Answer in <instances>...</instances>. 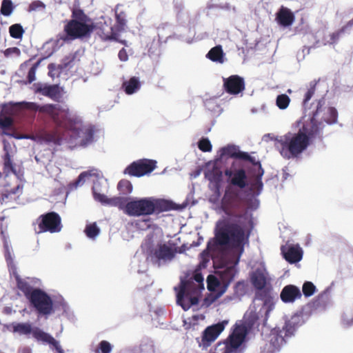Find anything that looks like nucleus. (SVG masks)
Segmentation results:
<instances>
[{
	"label": "nucleus",
	"instance_id": "obj_36",
	"mask_svg": "<svg viewBox=\"0 0 353 353\" xmlns=\"http://www.w3.org/2000/svg\"><path fill=\"white\" fill-rule=\"evenodd\" d=\"M14 9V6L11 0H3L0 12L2 15L8 17L10 16Z\"/></svg>",
	"mask_w": 353,
	"mask_h": 353
},
{
	"label": "nucleus",
	"instance_id": "obj_42",
	"mask_svg": "<svg viewBox=\"0 0 353 353\" xmlns=\"http://www.w3.org/2000/svg\"><path fill=\"white\" fill-rule=\"evenodd\" d=\"M302 291L305 296H311L316 291V286L310 281H305L303 285Z\"/></svg>",
	"mask_w": 353,
	"mask_h": 353
},
{
	"label": "nucleus",
	"instance_id": "obj_64",
	"mask_svg": "<svg viewBox=\"0 0 353 353\" xmlns=\"http://www.w3.org/2000/svg\"><path fill=\"white\" fill-rule=\"evenodd\" d=\"M54 65L53 64H49V65H48V69H49V70H50V72H49V74H50V76H52V75L51 74V71H52V70L54 68Z\"/></svg>",
	"mask_w": 353,
	"mask_h": 353
},
{
	"label": "nucleus",
	"instance_id": "obj_12",
	"mask_svg": "<svg viewBox=\"0 0 353 353\" xmlns=\"http://www.w3.org/2000/svg\"><path fill=\"white\" fill-rule=\"evenodd\" d=\"M176 254V249L167 243H159L150 252L152 263L161 266L162 263L172 261Z\"/></svg>",
	"mask_w": 353,
	"mask_h": 353
},
{
	"label": "nucleus",
	"instance_id": "obj_9",
	"mask_svg": "<svg viewBox=\"0 0 353 353\" xmlns=\"http://www.w3.org/2000/svg\"><path fill=\"white\" fill-rule=\"evenodd\" d=\"M28 301L35 310L38 316L47 319L54 312V303L52 298L45 291L40 288H35Z\"/></svg>",
	"mask_w": 353,
	"mask_h": 353
},
{
	"label": "nucleus",
	"instance_id": "obj_50",
	"mask_svg": "<svg viewBox=\"0 0 353 353\" xmlns=\"http://www.w3.org/2000/svg\"><path fill=\"white\" fill-rule=\"evenodd\" d=\"M232 334L244 340L247 334V330L245 327L242 325H236Z\"/></svg>",
	"mask_w": 353,
	"mask_h": 353
},
{
	"label": "nucleus",
	"instance_id": "obj_55",
	"mask_svg": "<svg viewBox=\"0 0 353 353\" xmlns=\"http://www.w3.org/2000/svg\"><path fill=\"white\" fill-rule=\"evenodd\" d=\"M93 195L96 201L101 203L102 204H107L108 197L106 195L101 193H97L94 190H93Z\"/></svg>",
	"mask_w": 353,
	"mask_h": 353
},
{
	"label": "nucleus",
	"instance_id": "obj_33",
	"mask_svg": "<svg viewBox=\"0 0 353 353\" xmlns=\"http://www.w3.org/2000/svg\"><path fill=\"white\" fill-rule=\"evenodd\" d=\"M3 171L6 174L9 173H13L17 174L15 169V165L13 163L11 156L8 152H7L3 156Z\"/></svg>",
	"mask_w": 353,
	"mask_h": 353
},
{
	"label": "nucleus",
	"instance_id": "obj_44",
	"mask_svg": "<svg viewBox=\"0 0 353 353\" xmlns=\"http://www.w3.org/2000/svg\"><path fill=\"white\" fill-rule=\"evenodd\" d=\"M295 326L291 323H286L281 330H279L285 338L290 337L295 332Z\"/></svg>",
	"mask_w": 353,
	"mask_h": 353
},
{
	"label": "nucleus",
	"instance_id": "obj_17",
	"mask_svg": "<svg viewBox=\"0 0 353 353\" xmlns=\"http://www.w3.org/2000/svg\"><path fill=\"white\" fill-rule=\"evenodd\" d=\"M223 88L228 94L236 95L245 90L244 79L238 75H231L223 79Z\"/></svg>",
	"mask_w": 353,
	"mask_h": 353
},
{
	"label": "nucleus",
	"instance_id": "obj_35",
	"mask_svg": "<svg viewBox=\"0 0 353 353\" xmlns=\"http://www.w3.org/2000/svg\"><path fill=\"white\" fill-rule=\"evenodd\" d=\"M41 92L44 96L48 97L52 99H56L59 97V89L57 85H48L43 88Z\"/></svg>",
	"mask_w": 353,
	"mask_h": 353
},
{
	"label": "nucleus",
	"instance_id": "obj_3",
	"mask_svg": "<svg viewBox=\"0 0 353 353\" xmlns=\"http://www.w3.org/2000/svg\"><path fill=\"white\" fill-rule=\"evenodd\" d=\"M176 209L171 201L154 197H145L129 201L125 205V214L130 216L151 215Z\"/></svg>",
	"mask_w": 353,
	"mask_h": 353
},
{
	"label": "nucleus",
	"instance_id": "obj_1",
	"mask_svg": "<svg viewBox=\"0 0 353 353\" xmlns=\"http://www.w3.org/2000/svg\"><path fill=\"white\" fill-rule=\"evenodd\" d=\"M28 108L31 110L47 114L50 117L56 125V130L50 132L46 130H39V143L60 144L61 137L58 132V130L70 129L73 124V119L70 116L69 110L57 105L46 104L39 105L35 103H28Z\"/></svg>",
	"mask_w": 353,
	"mask_h": 353
},
{
	"label": "nucleus",
	"instance_id": "obj_6",
	"mask_svg": "<svg viewBox=\"0 0 353 353\" xmlns=\"http://www.w3.org/2000/svg\"><path fill=\"white\" fill-rule=\"evenodd\" d=\"M314 110L312 112L309 122L305 123L310 127H315L318 130V136L323 129L325 125L333 124L337 121L338 112L333 107H325V100L323 97L312 103Z\"/></svg>",
	"mask_w": 353,
	"mask_h": 353
},
{
	"label": "nucleus",
	"instance_id": "obj_24",
	"mask_svg": "<svg viewBox=\"0 0 353 353\" xmlns=\"http://www.w3.org/2000/svg\"><path fill=\"white\" fill-rule=\"evenodd\" d=\"M32 336L38 341L52 345L57 344V340L48 333L45 332L39 327H34L32 332Z\"/></svg>",
	"mask_w": 353,
	"mask_h": 353
},
{
	"label": "nucleus",
	"instance_id": "obj_14",
	"mask_svg": "<svg viewBox=\"0 0 353 353\" xmlns=\"http://www.w3.org/2000/svg\"><path fill=\"white\" fill-rule=\"evenodd\" d=\"M226 324L227 321H222L207 327L203 332L199 346L204 349L210 346L223 331Z\"/></svg>",
	"mask_w": 353,
	"mask_h": 353
},
{
	"label": "nucleus",
	"instance_id": "obj_60",
	"mask_svg": "<svg viewBox=\"0 0 353 353\" xmlns=\"http://www.w3.org/2000/svg\"><path fill=\"white\" fill-rule=\"evenodd\" d=\"M52 346L56 350V353H64L63 350H62L61 347L59 345V342L57 341L56 345H52Z\"/></svg>",
	"mask_w": 353,
	"mask_h": 353
},
{
	"label": "nucleus",
	"instance_id": "obj_39",
	"mask_svg": "<svg viewBox=\"0 0 353 353\" xmlns=\"http://www.w3.org/2000/svg\"><path fill=\"white\" fill-rule=\"evenodd\" d=\"M208 289L209 291L214 292L218 290L219 287L222 284L219 277L214 275H209L207 279Z\"/></svg>",
	"mask_w": 353,
	"mask_h": 353
},
{
	"label": "nucleus",
	"instance_id": "obj_28",
	"mask_svg": "<svg viewBox=\"0 0 353 353\" xmlns=\"http://www.w3.org/2000/svg\"><path fill=\"white\" fill-rule=\"evenodd\" d=\"M129 198L124 196H114L108 198L106 205L117 207L119 209L122 210L125 214V205L128 202Z\"/></svg>",
	"mask_w": 353,
	"mask_h": 353
},
{
	"label": "nucleus",
	"instance_id": "obj_30",
	"mask_svg": "<svg viewBox=\"0 0 353 353\" xmlns=\"http://www.w3.org/2000/svg\"><path fill=\"white\" fill-rule=\"evenodd\" d=\"M12 332L19 334H29L32 332V328L28 323H14L12 324Z\"/></svg>",
	"mask_w": 353,
	"mask_h": 353
},
{
	"label": "nucleus",
	"instance_id": "obj_23",
	"mask_svg": "<svg viewBox=\"0 0 353 353\" xmlns=\"http://www.w3.org/2000/svg\"><path fill=\"white\" fill-rule=\"evenodd\" d=\"M270 345L272 347V352L274 353L275 351H278L281 346L285 343L286 340L285 336L281 333L279 330L274 329L272 330L270 336Z\"/></svg>",
	"mask_w": 353,
	"mask_h": 353
},
{
	"label": "nucleus",
	"instance_id": "obj_53",
	"mask_svg": "<svg viewBox=\"0 0 353 353\" xmlns=\"http://www.w3.org/2000/svg\"><path fill=\"white\" fill-rule=\"evenodd\" d=\"M262 176H259V173H256L255 181L253 183L252 185V188L254 190H256L259 192V193L262 190L263 186V182L261 181Z\"/></svg>",
	"mask_w": 353,
	"mask_h": 353
},
{
	"label": "nucleus",
	"instance_id": "obj_59",
	"mask_svg": "<svg viewBox=\"0 0 353 353\" xmlns=\"http://www.w3.org/2000/svg\"><path fill=\"white\" fill-rule=\"evenodd\" d=\"M119 59L122 61H125L128 60V54L123 48L119 51Z\"/></svg>",
	"mask_w": 353,
	"mask_h": 353
},
{
	"label": "nucleus",
	"instance_id": "obj_11",
	"mask_svg": "<svg viewBox=\"0 0 353 353\" xmlns=\"http://www.w3.org/2000/svg\"><path fill=\"white\" fill-rule=\"evenodd\" d=\"M39 232L57 233L62 229L61 219L59 214L55 212H47L41 214L37 219Z\"/></svg>",
	"mask_w": 353,
	"mask_h": 353
},
{
	"label": "nucleus",
	"instance_id": "obj_34",
	"mask_svg": "<svg viewBox=\"0 0 353 353\" xmlns=\"http://www.w3.org/2000/svg\"><path fill=\"white\" fill-rule=\"evenodd\" d=\"M240 159L250 162L254 166L257 167L256 173H259V176L263 175L264 170L261 166V162L259 161H256L254 157H251L248 153L243 152V153H241L240 154Z\"/></svg>",
	"mask_w": 353,
	"mask_h": 353
},
{
	"label": "nucleus",
	"instance_id": "obj_32",
	"mask_svg": "<svg viewBox=\"0 0 353 353\" xmlns=\"http://www.w3.org/2000/svg\"><path fill=\"white\" fill-rule=\"evenodd\" d=\"M241 153L243 152L239 151L238 148L234 145H228L226 147L221 148V157L228 156L232 158L239 159Z\"/></svg>",
	"mask_w": 353,
	"mask_h": 353
},
{
	"label": "nucleus",
	"instance_id": "obj_26",
	"mask_svg": "<svg viewBox=\"0 0 353 353\" xmlns=\"http://www.w3.org/2000/svg\"><path fill=\"white\" fill-rule=\"evenodd\" d=\"M206 57L214 62L220 63H223L224 62V53L222 47L220 45L211 48Z\"/></svg>",
	"mask_w": 353,
	"mask_h": 353
},
{
	"label": "nucleus",
	"instance_id": "obj_47",
	"mask_svg": "<svg viewBox=\"0 0 353 353\" xmlns=\"http://www.w3.org/2000/svg\"><path fill=\"white\" fill-rule=\"evenodd\" d=\"M209 247V245H208ZM201 261L199 263V267L200 268H205L207 266V263L210 261V254L208 251V248L203 250L201 253Z\"/></svg>",
	"mask_w": 353,
	"mask_h": 353
},
{
	"label": "nucleus",
	"instance_id": "obj_7",
	"mask_svg": "<svg viewBox=\"0 0 353 353\" xmlns=\"http://www.w3.org/2000/svg\"><path fill=\"white\" fill-rule=\"evenodd\" d=\"M221 208L229 216L241 218L239 212L245 208V201L241 196V190L231 185H227L221 199Z\"/></svg>",
	"mask_w": 353,
	"mask_h": 353
},
{
	"label": "nucleus",
	"instance_id": "obj_49",
	"mask_svg": "<svg viewBox=\"0 0 353 353\" xmlns=\"http://www.w3.org/2000/svg\"><path fill=\"white\" fill-rule=\"evenodd\" d=\"M232 334L244 340L247 334V330L245 327L242 325H236Z\"/></svg>",
	"mask_w": 353,
	"mask_h": 353
},
{
	"label": "nucleus",
	"instance_id": "obj_41",
	"mask_svg": "<svg viewBox=\"0 0 353 353\" xmlns=\"http://www.w3.org/2000/svg\"><path fill=\"white\" fill-rule=\"evenodd\" d=\"M290 99L286 94H280L276 97V103L279 108L284 110L289 105Z\"/></svg>",
	"mask_w": 353,
	"mask_h": 353
},
{
	"label": "nucleus",
	"instance_id": "obj_19",
	"mask_svg": "<svg viewBox=\"0 0 353 353\" xmlns=\"http://www.w3.org/2000/svg\"><path fill=\"white\" fill-rule=\"evenodd\" d=\"M302 296L300 289L294 285H285L280 294L281 299L284 303H293L296 299Z\"/></svg>",
	"mask_w": 353,
	"mask_h": 353
},
{
	"label": "nucleus",
	"instance_id": "obj_25",
	"mask_svg": "<svg viewBox=\"0 0 353 353\" xmlns=\"http://www.w3.org/2000/svg\"><path fill=\"white\" fill-rule=\"evenodd\" d=\"M78 135L81 139V145L87 146L93 141L94 130L91 127L81 128L78 131Z\"/></svg>",
	"mask_w": 353,
	"mask_h": 353
},
{
	"label": "nucleus",
	"instance_id": "obj_18",
	"mask_svg": "<svg viewBox=\"0 0 353 353\" xmlns=\"http://www.w3.org/2000/svg\"><path fill=\"white\" fill-rule=\"evenodd\" d=\"M239 263L237 259L235 263L230 265L221 268L220 270L216 271V274L221 281L222 285L224 288H227L230 283L234 280L236 274L238 272L236 265Z\"/></svg>",
	"mask_w": 353,
	"mask_h": 353
},
{
	"label": "nucleus",
	"instance_id": "obj_31",
	"mask_svg": "<svg viewBox=\"0 0 353 353\" xmlns=\"http://www.w3.org/2000/svg\"><path fill=\"white\" fill-rule=\"evenodd\" d=\"M252 283L254 287L259 290H263L266 285V278L262 272H255L252 276Z\"/></svg>",
	"mask_w": 353,
	"mask_h": 353
},
{
	"label": "nucleus",
	"instance_id": "obj_10",
	"mask_svg": "<svg viewBox=\"0 0 353 353\" xmlns=\"http://www.w3.org/2000/svg\"><path fill=\"white\" fill-rule=\"evenodd\" d=\"M196 292V287L192 281H181L176 299L177 303L185 311L188 310L191 306L199 303V298L194 295Z\"/></svg>",
	"mask_w": 353,
	"mask_h": 353
},
{
	"label": "nucleus",
	"instance_id": "obj_16",
	"mask_svg": "<svg viewBox=\"0 0 353 353\" xmlns=\"http://www.w3.org/2000/svg\"><path fill=\"white\" fill-rule=\"evenodd\" d=\"M94 30L103 41L117 40L118 33L111 24V20L104 22L94 23Z\"/></svg>",
	"mask_w": 353,
	"mask_h": 353
},
{
	"label": "nucleus",
	"instance_id": "obj_20",
	"mask_svg": "<svg viewBox=\"0 0 353 353\" xmlns=\"http://www.w3.org/2000/svg\"><path fill=\"white\" fill-rule=\"evenodd\" d=\"M281 252L284 259L290 263H295L302 259L303 252L299 246H282Z\"/></svg>",
	"mask_w": 353,
	"mask_h": 353
},
{
	"label": "nucleus",
	"instance_id": "obj_48",
	"mask_svg": "<svg viewBox=\"0 0 353 353\" xmlns=\"http://www.w3.org/2000/svg\"><path fill=\"white\" fill-rule=\"evenodd\" d=\"M116 19L117 24L115 25L114 28L118 33L124 30V27L126 24V20L121 14H116Z\"/></svg>",
	"mask_w": 353,
	"mask_h": 353
},
{
	"label": "nucleus",
	"instance_id": "obj_38",
	"mask_svg": "<svg viewBox=\"0 0 353 353\" xmlns=\"http://www.w3.org/2000/svg\"><path fill=\"white\" fill-rule=\"evenodd\" d=\"M132 185L130 181L126 179L121 180L117 185V189L123 194H130L132 191Z\"/></svg>",
	"mask_w": 353,
	"mask_h": 353
},
{
	"label": "nucleus",
	"instance_id": "obj_40",
	"mask_svg": "<svg viewBox=\"0 0 353 353\" xmlns=\"http://www.w3.org/2000/svg\"><path fill=\"white\" fill-rule=\"evenodd\" d=\"M99 232L100 230L95 223L86 225L85 229L86 236L91 239L95 238Z\"/></svg>",
	"mask_w": 353,
	"mask_h": 353
},
{
	"label": "nucleus",
	"instance_id": "obj_15",
	"mask_svg": "<svg viewBox=\"0 0 353 353\" xmlns=\"http://www.w3.org/2000/svg\"><path fill=\"white\" fill-rule=\"evenodd\" d=\"M225 175L228 177V185L234 188H239L240 190L244 189L248 185V176L245 170L243 168L232 170L227 168L224 171Z\"/></svg>",
	"mask_w": 353,
	"mask_h": 353
},
{
	"label": "nucleus",
	"instance_id": "obj_61",
	"mask_svg": "<svg viewBox=\"0 0 353 353\" xmlns=\"http://www.w3.org/2000/svg\"><path fill=\"white\" fill-rule=\"evenodd\" d=\"M68 59V58H66L63 60V63H62V65H63L62 68H66L68 66H70V63L73 61V59H72L70 61H67Z\"/></svg>",
	"mask_w": 353,
	"mask_h": 353
},
{
	"label": "nucleus",
	"instance_id": "obj_2",
	"mask_svg": "<svg viewBox=\"0 0 353 353\" xmlns=\"http://www.w3.org/2000/svg\"><path fill=\"white\" fill-rule=\"evenodd\" d=\"M316 137L318 130L304 123L296 133L286 134L281 140L280 153L287 159L297 157L310 145L311 139Z\"/></svg>",
	"mask_w": 353,
	"mask_h": 353
},
{
	"label": "nucleus",
	"instance_id": "obj_43",
	"mask_svg": "<svg viewBox=\"0 0 353 353\" xmlns=\"http://www.w3.org/2000/svg\"><path fill=\"white\" fill-rule=\"evenodd\" d=\"M112 346L107 341H101L98 345V347L95 350V353H110L112 351Z\"/></svg>",
	"mask_w": 353,
	"mask_h": 353
},
{
	"label": "nucleus",
	"instance_id": "obj_51",
	"mask_svg": "<svg viewBox=\"0 0 353 353\" xmlns=\"http://www.w3.org/2000/svg\"><path fill=\"white\" fill-rule=\"evenodd\" d=\"M3 54L6 57H9L12 55L19 57L21 55V50L17 47L8 48L3 51Z\"/></svg>",
	"mask_w": 353,
	"mask_h": 353
},
{
	"label": "nucleus",
	"instance_id": "obj_22",
	"mask_svg": "<svg viewBox=\"0 0 353 353\" xmlns=\"http://www.w3.org/2000/svg\"><path fill=\"white\" fill-rule=\"evenodd\" d=\"M14 279L17 283V288L23 294L25 297L28 300L35 288H33L31 285V281L33 279L27 277L26 279L21 278L19 274H14Z\"/></svg>",
	"mask_w": 353,
	"mask_h": 353
},
{
	"label": "nucleus",
	"instance_id": "obj_63",
	"mask_svg": "<svg viewBox=\"0 0 353 353\" xmlns=\"http://www.w3.org/2000/svg\"><path fill=\"white\" fill-rule=\"evenodd\" d=\"M6 216L3 212L0 213V223H2L6 219Z\"/></svg>",
	"mask_w": 353,
	"mask_h": 353
},
{
	"label": "nucleus",
	"instance_id": "obj_21",
	"mask_svg": "<svg viewBox=\"0 0 353 353\" xmlns=\"http://www.w3.org/2000/svg\"><path fill=\"white\" fill-rule=\"evenodd\" d=\"M295 19L294 13L288 8L281 6L276 14V21L283 27H288L292 25Z\"/></svg>",
	"mask_w": 353,
	"mask_h": 353
},
{
	"label": "nucleus",
	"instance_id": "obj_8",
	"mask_svg": "<svg viewBox=\"0 0 353 353\" xmlns=\"http://www.w3.org/2000/svg\"><path fill=\"white\" fill-rule=\"evenodd\" d=\"M205 178L209 181V188L213 194L210 198L212 203L219 201L221 193V185L223 182V172L217 162H209L204 170Z\"/></svg>",
	"mask_w": 353,
	"mask_h": 353
},
{
	"label": "nucleus",
	"instance_id": "obj_45",
	"mask_svg": "<svg viewBox=\"0 0 353 353\" xmlns=\"http://www.w3.org/2000/svg\"><path fill=\"white\" fill-rule=\"evenodd\" d=\"M198 147L202 152H211L212 149V144L208 139L203 138L198 143Z\"/></svg>",
	"mask_w": 353,
	"mask_h": 353
},
{
	"label": "nucleus",
	"instance_id": "obj_57",
	"mask_svg": "<svg viewBox=\"0 0 353 353\" xmlns=\"http://www.w3.org/2000/svg\"><path fill=\"white\" fill-rule=\"evenodd\" d=\"M193 279L199 285H203V278L201 273L195 272V273L193 275Z\"/></svg>",
	"mask_w": 353,
	"mask_h": 353
},
{
	"label": "nucleus",
	"instance_id": "obj_27",
	"mask_svg": "<svg viewBox=\"0 0 353 353\" xmlns=\"http://www.w3.org/2000/svg\"><path fill=\"white\" fill-rule=\"evenodd\" d=\"M140 82L135 77L130 78L128 81H125L122 85L124 91L128 94H132L136 92L140 88Z\"/></svg>",
	"mask_w": 353,
	"mask_h": 353
},
{
	"label": "nucleus",
	"instance_id": "obj_13",
	"mask_svg": "<svg viewBox=\"0 0 353 353\" xmlns=\"http://www.w3.org/2000/svg\"><path fill=\"white\" fill-rule=\"evenodd\" d=\"M157 161L147 159L134 161L124 170V174L140 177L152 172L156 168Z\"/></svg>",
	"mask_w": 353,
	"mask_h": 353
},
{
	"label": "nucleus",
	"instance_id": "obj_5",
	"mask_svg": "<svg viewBox=\"0 0 353 353\" xmlns=\"http://www.w3.org/2000/svg\"><path fill=\"white\" fill-rule=\"evenodd\" d=\"M71 17L64 26L65 36L61 39L66 41L90 37L95 28L92 19L80 8L73 9Z\"/></svg>",
	"mask_w": 353,
	"mask_h": 353
},
{
	"label": "nucleus",
	"instance_id": "obj_29",
	"mask_svg": "<svg viewBox=\"0 0 353 353\" xmlns=\"http://www.w3.org/2000/svg\"><path fill=\"white\" fill-rule=\"evenodd\" d=\"M243 339H241L240 337L237 336H235L234 334H231L228 341H226V343H225V352H228L229 351H231L232 350H236L237 349L238 347H240V345L242 344V343L243 342Z\"/></svg>",
	"mask_w": 353,
	"mask_h": 353
},
{
	"label": "nucleus",
	"instance_id": "obj_37",
	"mask_svg": "<svg viewBox=\"0 0 353 353\" xmlns=\"http://www.w3.org/2000/svg\"><path fill=\"white\" fill-rule=\"evenodd\" d=\"M9 33L10 37L14 39H21L24 33V30L21 24L15 23L10 26Z\"/></svg>",
	"mask_w": 353,
	"mask_h": 353
},
{
	"label": "nucleus",
	"instance_id": "obj_58",
	"mask_svg": "<svg viewBox=\"0 0 353 353\" xmlns=\"http://www.w3.org/2000/svg\"><path fill=\"white\" fill-rule=\"evenodd\" d=\"M23 137L25 139H31L32 141L39 143V131L37 132L35 134H27V135L23 136Z\"/></svg>",
	"mask_w": 353,
	"mask_h": 353
},
{
	"label": "nucleus",
	"instance_id": "obj_56",
	"mask_svg": "<svg viewBox=\"0 0 353 353\" xmlns=\"http://www.w3.org/2000/svg\"><path fill=\"white\" fill-rule=\"evenodd\" d=\"M89 176V174L85 172H81L78 178L75 180V181L74 182L73 185L75 188H77L78 186L82 185L84 181H85V179L86 177H88Z\"/></svg>",
	"mask_w": 353,
	"mask_h": 353
},
{
	"label": "nucleus",
	"instance_id": "obj_62",
	"mask_svg": "<svg viewBox=\"0 0 353 353\" xmlns=\"http://www.w3.org/2000/svg\"><path fill=\"white\" fill-rule=\"evenodd\" d=\"M38 6H44L43 3L39 1H34L31 3L30 5V8L32 9H34L35 7Z\"/></svg>",
	"mask_w": 353,
	"mask_h": 353
},
{
	"label": "nucleus",
	"instance_id": "obj_4",
	"mask_svg": "<svg viewBox=\"0 0 353 353\" xmlns=\"http://www.w3.org/2000/svg\"><path fill=\"white\" fill-rule=\"evenodd\" d=\"M214 239L217 245L240 249L241 253L248 236L241 225L224 220L217 223Z\"/></svg>",
	"mask_w": 353,
	"mask_h": 353
},
{
	"label": "nucleus",
	"instance_id": "obj_46",
	"mask_svg": "<svg viewBox=\"0 0 353 353\" xmlns=\"http://www.w3.org/2000/svg\"><path fill=\"white\" fill-rule=\"evenodd\" d=\"M40 63L41 60H39L30 68L27 76L28 83H31L36 79V71Z\"/></svg>",
	"mask_w": 353,
	"mask_h": 353
},
{
	"label": "nucleus",
	"instance_id": "obj_52",
	"mask_svg": "<svg viewBox=\"0 0 353 353\" xmlns=\"http://www.w3.org/2000/svg\"><path fill=\"white\" fill-rule=\"evenodd\" d=\"M316 91V84H313L310 85V88L308 89L307 92L305 94V98L303 100V105H306V103L311 99L313 97Z\"/></svg>",
	"mask_w": 353,
	"mask_h": 353
},
{
	"label": "nucleus",
	"instance_id": "obj_54",
	"mask_svg": "<svg viewBox=\"0 0 353 353\" xmlns=\"http://www.w3.org/2000/svg\"><path fill=\"white\" fill-rule=\"evenodd\" d=\"M13 124V120L10 117H6L0 119V127L3 129H8Z\"/></svg>",
	"mask_w": 353,
	"mask_h": 353
}]
</instances>
